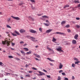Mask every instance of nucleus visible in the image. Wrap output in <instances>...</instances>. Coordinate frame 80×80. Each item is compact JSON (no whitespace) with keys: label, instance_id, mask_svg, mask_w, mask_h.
Returning <instances> with one entry per match:
<instances>
[{"label":"nucleus","instance_id":"c756f323","mask_svg":"<svg viewBox=\"0 0 80 80\" xmlns=\"http://www.w3.org/2000/svg\"><path fill=\"white\" fill-rule=\"evenodd\" d=\"M78 63H80V62L77 61L75 62V64H77V65H79Z\"/></svg>","mask_w":80,"mask_h":80},{"label":"nucleus","instance_id":"39448f33","mask_svg":"<svg viewBox=\"0 0 80 80\" xmlns=\"http://www.w3.org/2000/svg\"><path fill=\"white\" fill-rule=\"evenodd\" d=\"M11 17L13 19H15V20H20V18L18 17H13V16H11Z\"/></svg>","mask_w":80,"mask_h":80},{"label":"nucleus","instance_id":"603ef678","mask_svg":"<svg viewBox=\"0 0 80 80\" xmlns=\"http://www.w3.org/2000/svg\"><path fill=\"white\" fill-rule=\"evenodd\" d=\"M77 7L78 8H79V7H80V3L77 6Z\"/></svg>","mask_w":80,"mask_h":80},{"label":"nucleus","instance_id":"8fccbe9b","mask_svg":"<svg viewBox=\"0 0 80 80\" xmlns=\"http://www.w3.org/2000/svg\"><path fill=\"white\" fill-rule=\"evenodd\" d=\"M23 3H20L19 4V5H20V6H21L22 5H23Z\"/></svg>","mask_w":80,"mask_h":80},{"label":"nucleus","instance_id":"5701e85b","mask_svg":"<svg viewBox=\"0 0 80 80\" xmlns=\"http://www.w3.org/2000/svg\"><path fill=\"white\" fill-rule=\"evenodd\" d=\"M6 27H7V28H12V27H11L10 26L8 25H6Z\"/></svg>","mask_w":80,"mask_h":80},{"label":"nucleus","instance_id":"052dcab7","mask_svg":"<svg viewBox=\"0 0 80 80\" xmlns=\"http://www.w3.org/2000/svg\"><path fill=\"white\" fill-rule=\"evenodd\" d=\"M70 43H68L66 44V45H70Z\"/></svg>","mask_w":80,"mask_h":80},{"label":"nucleus","instance_id":"f8f14e48","mask_svg":"<svg viewBox=\"0 0 80 80\" xmlns=\"http://www.w3.org/2000/svg\"><path fill=\"white\" fill-rule=\"evenodd\" d=\"M55 33H57V34H60V35H65V34L63 33L60 32H57Z\"/></svg>","mask_w":80,"mask_h":80},{"label":"nucleus","instance_id":"13d9d810","mask_svg":"<svg viewBox=\"0 0 80 80\" xmlns=\"http://www.w3.org/2000/svg\"><path fill=\"white\" fill-rule=\"evenodd\" d=\"M50 65H51V66H53V63H49Z\"/></svg>","mask_w":80,"mask_h":80},{"label":"nucleus","instance_id":"774afa93","mask_svg":"<svg viewBox=\"0 0 80 80\" xmlns=\"http://www.w3.org/2000/svg\"><path fill=\"white\" fill-rule=\"evenodd\" d=\"M23 54L24 56H25V52H24V53H23Z\"/></svg>","mask_w":80,"mask_h":80},{"label":"nucleus","instance_id":"37998d69","mask_svg":"<svg viewBox=\"0 0 80 80\" xmlns=\"http://www.w3.org/2000/svg\"><path fill=\"white\" fill-rule=\"evenodd\" d=\"M62 75H63V76L66 75V74H65V73L64 72H62Z\"/></svg>","mask_w":80,"mask_h":80},{"label":"nucleus","instance_id":"a19ab883","mask_svg":"<svg viewBox=\"0 0 80 80\" xmlns=\"http://www.w3.org/2000/svg\"><path fill=\"white\" fill-rule=\"evenodd\" d=\"M32 69H33V70H37V69L34 67H32Z\"/></svg>","mask_w":80,"mask_h":80},{"label":"nucleus","instance_id":"f3484780","mask_svg":"<svg viewBox=\"0 0 80 80\" xmlns=\"http://www.w3.org/2000/svg\"><path fill=\"white\" fill-rule=\"evenodd\" d=\"M53 42H55L57 41V39H55L54 37L52 38V40Z\"/></svg>","mask_w":80,"mask_h":80},{"label":"nucleus","instance_id":"4d7b16f0","mask_svg":"<svg viewBox=\"0 0 80 80\" xmlns=\"http://www.w3.org/2000/svg\"><path fill=\"white\" fill-rule=\"evenodd\" d=\"M32 72H33V71H29V73H32Z\"/></svg>","mask_w":80,"mask_h":80},{"label":"nucleus","instance_id":"6e6d98bb","mask_svg":"<svg viewBox=\"0 0 80 80\" xmlns=\"http://www.w3.org/2000/svg\"><path fill=\"white\" fill-rule=\"evenodd\" d=\"M43 70L45 72H47V71L46 70H45V69H43Z\"/></svg>","mask_w":80,"mask_h":80},{"label":"nucleus","instance_id":"b1692460","mask_svg":"<svg viewBox=\"0 0 80 80\" xmlns=\"http://www.w3.org/2000/svg\"><path fill=\"white\" fill-rule=\"evenodd\" d=\"M43 24L47 27H48V26H49V25L48 24L46 23H43Z\"/></svg>","mask_w":80,"mask_h":80},{"label":"nucleus","instance_id":"09e8293b","mask_svg":"<svg viewBox=\"0 0 80 80\" xmlns=\"http://www.w3.org/2000/svg\"><path fill=\"white\" fill-rule=\"evenodd\" d=\"M74 60H76V61H78V59L77 58H75L74 59Z\"/></svg>","mask_w":80,"mask_h":80},{"label":"nucleus","instance_id":"2eb2a0df","mask_svg":"<svg viewBox=\"0 0 80 80\" xmlns=\"http://www.w3.org/2000/svg\"><path fill=\"white\" fill-rule=\"evenodd\" d=\"M47 49H48V50H50V51H51L52 52H54L53 50L51 48L48 47H47Z\"/></svg>","mask_w":80,"mask_h":80},{"label":"nucleus","instance_id":"4c0bfd02","mask_svg":"<svg viewBox=\"0 0 80 80\" xmlns=\"http://www.w3.org/2000/svg\"><path fill=\"white\" fill-rule=\"evenodd\" d=\"M16 60H20V59H19V58H15Z\"/></svg>","mask_w":80,"mask_h":80},{"label":"nucleus","instance_id":"9b49d317","mask_svg":"<svg viewBox=\"0 0 80 80\" xmlns=\"http://www.w3.org/2000/svg\"><path fill=\"white\" fill-rule=\"evenodd\" d=\"M33 55H35V57H37V58H40V56L37 54L34 53Z\"/></svg>","mask_w":80,"mask_h":80},{"label":"nucleus","instance_id":"338daca9","mask_svg":"<svg viewBox=\"0 0 80 80\" xmlns=\"http://www.w3.org/2000/svg\"><path fill=\"white\" fill-rule=\"evenodd\" d=\"M46 22H49V21H48V20H46Z\"/></svg>","mask_w":80,"mask_h":80},{"label":"nucleus","instance_id":"c85d7f7f","mask_svg":"<svg viewBox=\"0 0 80 80\" xmlns=\"http://www.w3.org/2000/svg\"><path fill=\"white\" fill-rule=\"evenodd\" d=\"M8 58H13V56H9Z\"/></svg>","mask_w":80,"mask_h":80},{"label":"nucleus","instance_id":"f257e3e1","mask_svg":"<svg viewBox=\"0 0 80 80\" xmlns=\"http://www.w3.org/2000/svg\"><path fill=\"white\" fill-rule=\"evenodd\" d=\"M7 43V46H9L10 45V42L7 41H2V44L3 45H5V43Z\"/></svg>","mask_w":80,"mask_h":80},{"label":"nucleus","instance_id":"6ab92c4d","mask_svg":"<svg viewBox=\"0 0 80 80\" xmlns=\"http://www.w3.org/2000/svg\"><path fill=\"white\" fill-rule=\"evenodd\" d=\"M29 54H32V51H29V52H28L26 53L27 55H29Z\"/></svg>","mask_w":80,"mask_h":80},{"label":"nucleus","instance_id":"de8ad7c7","mask_svg":"<svg viewBox=\"0 0 80 80\" xmlns=\"http://www.w3.org/2000/svg\"><path fill=\"white\" fill-rule=\"evenodd\" d=\"M76 20H80V18H76Z\"/></svg>","mask_w":80,"mask_h":80},{"label":"nucleus","instance_id":"cd10ccee","mask_svg":"<svg viewBox=\"0 0 80 80\" xmlns=\"http://www.w3.org/2000/svg\"><path fill=\"white\" fill-rule=\"evenodd\" d=\"M72 67H75V64L74 63H72Z\"/></svg>","mask_w":80,"mask_h":80},{"label":"nucleus","instance_id":"f704fd0d","mask_svg":"<svg viewBox=\"0 0 80 80\" xmlns=\"http://www.w3.org/2000/svg\"><path fill=\"white\" fill-rule=\"evenodd\" d=\"M31 2L32 3H35V0H31Z\"/></svg>","mask_w":80,"mask_h":80},{"label":"nucleus","instance_id":"e433bc0d","mask_svg":"<svg viewBox=\"0 0 80 80\" xmlns=\"http://www.w3.org/2000/svg\"><path fill=\"white\" fill-rule=\"evenodd\" d=\"M10 20H11V18H8V22H10Z\"/></svg>","mask_w":80,"mask_h":80},{"label":"nucleus","instance_id":"c03bdc74","mask_svg":"<svg viewBox=\"0 0 80 80\" xmlns=\"http://www.w3.org/2000/svg\"><path fill=\"white\" fill-rule=\"evenodd\" d=\"M47 77H48V78H50L51 77H50V75H47Z\"/></svg>","mask_w":80,"mask_h":80},{"label":"nucleus","instance_id":"ea45409f","mask_svg":"<svg viewBox=\"0 0 80 80\" xmlns=\"http://www.w3.org/2000/svg\"><path fill=\"white\" fill-rule=\"evenodd\" d=\"M66 28H68V27H70V25H68L66 26H65Z\"/></svg>","mask_w":80,"mask_h":80},{"label":"nucleus","instance_id":"9d476101","mask_svg":"<svg viewBox=\"0 0 80 80\" xmlns=\"http://www.w3.org/2000/svg\"><path fill=\"white\" fill-rule=\"evenodd\" d=\"M20 33H22L25 32V30L23 29H21L19 31Z\"/></svg>","mask_w":80,"mask_h":80},{"label":"nucleus","instance_id":"e2e57ef3","mask_svg":"<svg viewBox=\"0 0 80 80\" xmlns=\"http://www.w3.org/2000/svg\"><path fill=\"white\" fill-rule=\"evenodd\" d=\"M26 45H27V44H25L23 46H26Z\"/></svg>","mask_w":80,"mask_h":80},{"label":"nucleus","instance_id":"49530a36","mask_svg":"<svg viewBox=\"0 0 80 80\" xmlns=\"http://www.w3.org/2000/svg\"><path fill=\"white\" fill-rule=\"evenodd\" d=\"M59 73H61V72H63V70H60V71H59Z\"/></svg>","mask_w":80,"mask_h":80},{"label":"nucleus","instance_id":"f03ea898","mask_svg":"<svg viewBox=\"0 0 80 80\" xmlns=\"http://www.w3.org/2000/svg\"><path fill=\"white\" fill-rule=\"evenodd\" d=\"M27 37L29 38V39H30L31 40H32V41H33V42H35V38L34 37H31L29 36H27Z\"/></svg>","mask_w":80,"mask_h":80},{"label":"nucleus","instance_id":"58836bf2","mask_svg":"<svg viewBox=\"0 0 80 80\" xmlns=\"http://www.w3.org/2000/svg\"><path fill=\"white\" fill-rule=\"evenodd\" d=\"M25 77H30V75L29 74V75H26L25 76Z\"/></svg>","mask_w":80,"mask_h":80},{"label":"nucleus","instance_id":"ddd939ff","mask_svg":"<svg viewBox=\"0 0 80 80\" xmlns=\"http://www.w3.org/2000/svg\"><path fill=\"white\" fill-rule=\"evenodd\" d=\"M53 30V29H49V30H47L46 32V33H50V32H52Z\"/></svg>","mask_w":80,"mask_h":80},{"label":"nucleus","instance_id":"dca6fc26","mask_svg":"<svg viewBox=\"0 0 80 80\" xmlns=\"http://www.w3.org/2000/svg\"><path fill=\"white\" fill-rule=\"evenodd\" d=\"M72 43L73 44H76L77 43V41L75 40H72Z\"/></svg>","mask_w":80,"mask_h":80},{"label":"nucleus","instance_id":"473e14b6","mask_svg":"<svg viewBox=\"0 0 80 80\" xmlns=\"http://www.w3.org/2000/svg\"><path fill=\"white\" fill-rule=\"evenodd\" d=\"M31 7L32 8V9H33V10H34V9H35V8L33 7V6L31 5Z\"/></svg>","mask_w":80,"mask_h":80},{"label":"nucleus","instance_id":"393cba45","mask_svg":"<svg viewBox=\"0 0 80 80\" xmlns=\"http://www.w3.org/2000/svg\"><path fill=\"white\" fill-rule=\"evenodd\" d=\"M66 23V21H63L62 22H61V24L62 25H63V24H65Z\"/></svg>","mask_w":80,"mask_h":80},{"label":"nucleus","instance_id":"680f3d73","mask_svg":"<svg viewBox=\"0 0 80 80\" xmlns=\"http://www.w3.org/2000/svg\"><path fill=\"white\" fill-rule=\"evenodd\" d=\"M28 67V65H27V64H26V67Z\"/></svg>","mask_w":80,"mask_h":80},{"label":"nucleus","instance_id":"a18cd8bd","mask_svg":"<svg viewBox=\"0 0 80 80\" xmlns=\"http://www.w3.org/2000/svg\"><path fill=\"white\" fill-rule=\"evenodd\" d=\"M21 53H22L23 54V53H24L25 52H23V51H21Z\"/></svg>","mask_w":80,"mask_h":80},{"label":"nucleus","instance_id":"20e7f679","mask_svg":"<svg viewBox=\"0 0 80 80\" xmlns=\"http://www.w3.org/2000/svg\"><path fill=\"white\" fill-rule=\"evenodd\" d=\"M42 18H42V20H45V18H48V19L49 17L46 15L43 16H42Z\"/></svg>","mask_w":80,"mask_h":80},{"label":"nucleus","instance_id":"72a5a7b5","mask_svg":"<svg viewBox=\"0 0 80 80\" xmlns=\"http://www.w3.org/2000/svg\"><path fill=\"white\" fill-rule=\"evenodd\" d=\"M76 27L78 28H80V26L78 25H76Z\"/></svg>","mask_w":80,"mask_h":80},{"label":"nucleus","instance_id":"aec40b11","mask_svg":"<svg viewBox=\"0 0 80 80\" xmlns=\"http://www.w3.org/2000/svg\"><path fill=\"white\" fill-rule=\"evenodd\" d=\"M23 49L24 50H25V51L26 52H28V51L29 50V49H28V48H24Z\"/></svg>","mask_w":80,"mask_h":80},{"label":"nucleus","instance_id":"423d86ee","mask_svg":"<svg viewBox=\"0 0 80 80\" xmlns=\"http://www.w3.org/2000/svg\"><path fill=\"white\" fill-rule=\"evenodd\" d=\"M38 72L39 73V75H40L41 76H42V75H45V73L41 71H39Z\"/></svg>","mask_w":80,"mask_h":80},{"label":"nucleus","instance_id":"412c9836","mask_svg":"<svg viewBox=\"0 0 80 80\" xmlns=\"http://www.w3.org/2000/svg\"><path fill=\"white\" fill-rule=\"evenodd\" d=\"M70 7L69 5L67 4V5H65L64 6L63 8H67V7Z\"/></svg>","mask_w":80,"mask_h":80},{"label":"nucleus","instance_id":"79ce46f5","mask_svg":"<svg viewBox=\"0 0 80 80\" xmlns=\"http://www.w3.org/2000/svg\"><path fill=\"white\" fill-rule=\"evenodd\" d=\"M64 80H68V78H64Z\"/></svg>","mask_w":80,"mask_h":80},{"label":"nucleus","instance_id":"0e129e2a","mask_svg":"<svg viewBox=\"0 0 80 80\" xmlns=\"http://www.w3.org/2000/svg\"><path fill=\"white\" fill-rule=\"evenodd\" d=\"M75 79V78H74V76H72V80H73V79Z\"/></svg>","mask_w":80,"mask_h":80},{"label":"nucleus","instance_id":"0eeeda50","mask_svg":"<svg viewBox=\"0 0 80 80\" xmlns=\"http://www.w3.org/2000/svg\"><path fill=\"white\" fill-rule=\"evenodd\" d=\"M29 20H31V21H34V18H32V17L29 16L28 17Z\"/></svg>","mask_w":80,"mask_h":80},{"label":"nucleus","instance_id":"4468645a","mask_svg":"<svg viewBox=\"0 0 80 80\" xmlns=\"http://www.w3.org/2000/svg\"><path fill=\"white\" fill-rule=\"evenodd\" d=\"M78 35L76 34L74 36V38L76 40H78Z\"/></svg>","mask_w":80,"mask_h":80},{"label":"nucleus","instance_id":"4be33fe9","mask_svg":"<svg viewBox=\"0 0 80 80\" xmlns=\"http://www.w3.org/2000/svg\"><path fill=\"white\" fill-rule=\"evenodd\" d=\"M14 32H15L16 33V34H17V35H20V33L18 32L17 31H15Z\"/></svg>","mask_w":80,"mask_h":80},{"label":"nucleus","instance_id":"c9c22d12","mask_svg":"<svg viewBox=\"0 0 80 80\" xmlns=\"http://www.w3.org/2000/svg\"><path fill=\"white\" fill-rule=\"evenodd\" d=\"M12 34L13 36H17V35L16 34H15L14 33H12Z\"/></svg>","mask_w":80,"mask_h":80},{"label":"nucleus","instance_id":"2f4dec72","mask_svg":"<svg viewBox=\"0 0 80 80\" xmlns=\"http://www.w3.org/2000/svg\"><path fill=\"white\" fill-rule=\"evenodd\" d=\"M67 31L68 33H70V32H71V31L70 30V29H67Z\"/></svg>","mask_w":80,"mask_h":80},{"label":"nucleus","instance_id":"6e6552de","mask_svg":"<svg viewBox=\"0 0 80 80\" xmlns=\"http://www.w3.org/2000/svg\"><path fill=\"white\" fill-rule=\"evenodd\" d=\"M30 32L32 33H37V32L36 31H35L34 30H31Z\"/></svg>","mask_w":80,"mask_h":80},{"label":"nucleus","instance_id":"a878e982","mask_svg":"<svg viewBox=\"0 0 80 80\" xmlns=\"http://www.w3.org/2000/svg\"><path fill=\"white\" fill-rule=\"evenodd\" d=\"M74 2L75 3H80V2H79V1L76 0L74 1Z\"/></svg>","mask_w":80,"mask_h":80},{"label":"nucleus","instance_id":"7ed1b4c3","mask_svg":"<svg viewBox=\"0 0 80 80\" xmlns=\"http://www.w3.org/2000/svg\"><path fill=\"white\" fill-rule=\"evenodd\" d=\"M56 50L58 52H63V51L62 50V48L60 46L58 47V48L56 49Z\"/></svg>","mask_w":80,"mask_h":80},{"label":"nucleus","instance_id":"bb28decb","mask_svg":"<svg viewBox=\"0 0 80 80\" xmlns=\"http://www.w3.org/2000/svg\"><path fill=\"white\" fill-rule=\"evenodd\" d=\"M58 77V78L57 79L58 80H61L62 78H61V77H60V76H59Z\"/></svg>","mask_w":80,"mask_h":80},{"label":"nucleus","instance_id":"3c124183","mask_svg":"<svg viewBox=\"0 0 80 80\" xmlns=\"http://www.w3.org/2000/svg\"><path fill=\"white\" fill-rule=\"evenodd\" d=\"M2 64H3V63L2 62H0V65H1L2 66H3V65H2Z\"/></svg>","mask_w":80,"mask_h":80},{"label":"nucleus","instance_id":"5fc2aeb1","mask_svg":"<svg viewBox=\"0 0 80 80\" xmlns=\"http://www.w3.org/2000/svg\"><path fill=\"white\" fill-rule=\"evenodd\" d=\"M12 46H14V45H15V44L14 43H12Z\"/></svg>","mask_w":80,"mask_h":80},{"label":"nucleus","instance_id":"a211bd4d","mask_svg":"<svg viewBox=\"0 0 80 80\" xmlns=\"http://www.w3.org/2000/svg\"><path fill=\"white\" fill-rule=\"evenodd\" d=\"M47 59L49 60L51 62H55V60H52V59L51 58H48Z\"/></svg>","mask_w":80,"mask_h":80},{"label":"nucleus","instance_id":"864d4df0","mask_svg":"<svg viewBox=\"0 0 80 80\" xmlns=\"http://www.w3.org/2000/svg\"><path fill=\"white\" fill-rule=\"evenodd\" d=\"M20 43H21V44H22V43H23L24 42H23V41H21L20 42Z\"/></svg>","mask_w":80,"mask_h":80},{"label":"nucleus","instance_id":"7c9ffc66","mask_svg":"<svg viewBox=\"0 0 80 80\" xmlns=\"http://www.w3.org/2000/svg\"><path fill=\"white\" fill-rule=\"evenodd\" d=\"M39 31H40L41 32H42V28H39Z\"/></svg>","mask_w":80,"mask_h":80},{"label":"nucleus","instance_id":"bf43d9fd","mask_svg":"<svg viewBox=\"0 0 80 80\" xmlns=\"http://www.w3.org/2000/svg\"><path fill=\"white\" fill-rule=\"evenodd\" d=\"M35 59L36 60H38V61H39L40 60L38 59L37 58H35Z\"/></svg>","mask_w":80,"mask_h":80},{"label":"nucleus","instance_id":"69168bd1","mask_svg":"<svg viewBox=\"0 0 80 80\" xmlns=\"http://www.w3.org/2000/svg\"><path fill=\"white\" fill-rule=\"evenodd\" d=\"M17 55H19V56H20V54H19L18 53H17Z\"/></svg>","mask_w":80,"mask_h":80},{"label":"nucleus","instance_id":"1a4fd4ad","mask_svg":"<svg viewBox=\"0 0 80 80\" xmlns=\"http://www.w3.org/2000/svg\"><path fill=\"white\" fill-rule=\"evenodd\" d=\"M59 67L60 69H62V67H63V65H62V63H60V64L59 65Z\"/></svg>","mask_w":80,"mask_h":80}]
</instances>
